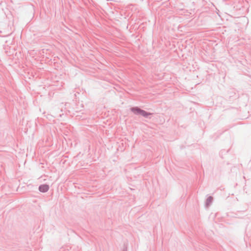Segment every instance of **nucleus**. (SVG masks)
I'll list each match as a JSON object with an SVG mask.
<instances>
[{
    "label": "nucleus",
    "mask_w": 251,
    "mask_h": 251,
    "mask_svg": "<svg viewBox=\"0 0 251 251\" xmlns=\"http://www.w3.org/2000/svg\"><path fill=\"white\" fill-rule=\"evenodd\" d=\"M130 110L135 115H141L146 118H148L149 116L152 115V113L142 109L138 106L132 107L130 108Z\"/></svg>",
    "instance_id": "f257e3e1"
},
{
    "label": "nucleus",
    "mask_w": 251,
    "mask_h": 251,
    "mask_svg": "<svg viewBox=\"0 0 251 251\" xmlns=\"http://www.w3.org/2000/svg\"><path fill=\"white\" fill-rule=\"evenodd\" d=\"M50 186L48 184H43L39 186L38 190L42 193H46L49 191Z\"/></svg>",
    "instance_id": "f03ea898"
},
{
    "label": "nucleus",
    "mask_w": 251,
    "mask_h": 251,
    "mask_svg": "<svg viewBox=\"0 0 251 251\" xmlns=\"http://www.w3.org/2000/svg\"><path fill=\"white\" fill-rule=\"evenodd\" d=\"M213 198L212 196H209L205 201V206L209 207L212 203Z\"/></svg>",
    "instance_id": "7ed1b4c3"
},
{
    "label": "nucleus",
    "mask_w": 251,
    "mask_h": 251,
    "mask_svg": "<svg viewBox=\"0 0 251 251\" xmlns=\"http://www.w3.org/2000/svg\"><path fill=\"white\" fill-rule=\"evenodd\" d=\"M122 251H127V246L124 244Z\"/></svg>",
    "instance_id": "20e7f679"
}]
</instances>
